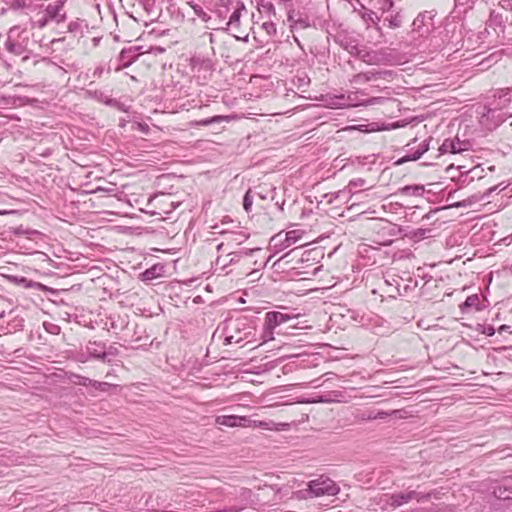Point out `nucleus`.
I'll return each mask as SVG.
<instances>
[{
	"mask_svg": "<svg viewBox=\"0 0 512 512\" xmlns=\"http://www.w3.org/2000/svg\"><path fill=\"white\" fill-rule=\"evenodd\" d=\"M398 413H400V410H393L391 412L374 411L375 420L376 419L384 420V419L388 418L389 416H396Z\"/></svg>",
	"mask_w": 512,
	"mask_h": 512,
	"instance_id": "nucleus-32",
	"label": "nucleus"
},
{
	"mask_svg": "<svg viewBox=\"0 0 512 512\" xmlns=\"http://www.w3.org/2000/svg\"><path fill=\"white\" fill-rule=\"evenodd\" d=\"M219 119H220L219 117H213V118H210V119H206V120L202 121V124L209 125V124H211L213 122H218Z\"/></svg>",
	"mask_w": 512,
	"mask_h": 512,
	"instance_id": "nucleus-50",
	"label": "nucleus"
},
{
	"mask_svg": "<svg viewBox=\"0 0 512 512\" xmlns=\"http://www.w3.org/2000/svg\"><path fill=\"white\" fill-rule=\"evenodd\" d=\"M39 170H41L42 172H44L43 169H38V170H33V173H39Z\"/></svg>",
	"mask_w": 512,
	"mask_h": 512,
	"instance_id": "nucleus-61",
	"label": "nucleus"
},
{
	"mask_svg": "<svg viewBox=\"0 0 512 512\" xmlns=\"http://www.w3.org/2000/svg\"><path fill=\"white\" fill-rule=\"evenodd\" d=\"M492 494L495 498H497L499 500L512 499V487H508V486H504V485L493 486Z\"/></svg>",
	"mask_w": 512,
	"mask_h": 512,
	"instance_id": "nucleus-18",
	"label": "nucleus"
},
{
	"mask_svg": "<svg viewBox=\"0 0 512 512\" xmlns=\"http://www.w3.org/2000/svg\"><path fill=\"white\" fill-rule=\"evenodd\" d=\"M496 189H497L496 186L491 187V188L487 189L483 195L475 194V195L471 196L470 198H468L467 200H465L463 203H458L456 206L461 207V206H466L467 204H472L474 202H478V201L482 200L484 197H488L489 195H491L494 191H496Z\"/></svg>",
	"mask_w": 512,
	"mask_h": 512,
	"instance_id": "nucleus-23",
	"label": "nucleus"
},
{
	"mask_svg": "<svg viewBox=\"0 0 512 512\" xmlns=\"http://www.w3.org/2000/svg\"><path fill=\"white\" fill-rule=\"evenodd\" d=\"M332 399L327 396H319L317 399L313 400V403H330Z\"/></svg>",
	"mask_w": 512,
	"mask_h": 512,
	"instance_id": "nucleus-46",
	"label": "nucleus"
},
{
	"mask_svg": "<svg viewBox=\"0 0 512 512\" xmlns=\"http://www.w3.org/2000/svg\"><path fill=\"white\" fill-rule=\"evenodd\" d=\"M64 2L62 0H57L53 3L47 5L45 9H42V6H34V10L37 9L35 23L38 27L43 28L49 21L55 20L56 22H60L64 19V14H61L63 9Z\"/></svg>",
	"mask_w": 512,
	"mask_h": 512,
	"instance_id": "nucleus-3",
	"label": "nucleus"
},
{
	"mask_svg": "<svg viewBox=\"0 0 512 512\" xmlns=\"http://www.w3.org/2000/svg\"><path fill=\"white\" fill-rule=\"evenodd\" d=\"M434 14L432 11L420 13L413 21V32L419 33V36H426L434 29Z\"/></svg>",
	"mask_w": 512,
	"mask_h": 512,
	"instance_id": "nucleus-8",
	"label": "nucleus"
},
{
	"mask_svg": "<svg viewBox=\"0 0 512 512\" xmlns=\"http://www.w3.org/2000/svg\"><path fill=\"white\" fill-rule=\"evenodd\" d=\"M388 100H389V98L385 97V96L370 97V98L364 100L361 103V105H364V106L383 105Z\"/></svg>",
	"mask_w": 512,
	"mask_h": 512,
	"instance_id": "nucleus-28",
	"label": "nucleus"
},
{
	"mask_svg": "<svg viewBox=\"0 0 512 512\" xmlns=\"http://www.w3.org/2000/svg\"><path fill=\"white\" fill-rule=\"evenodd\" d=\"M507 478H512V476H508Z\"/></svg>",
	"mask_w": 512,
	"mask_h": 512,
	"instance_id": "nucleus-63",
	"label": "nucleus"
},
{
	"mask_svg": "<svg viewBox=\"0 0 512 512\" xmlns=\"http://www.w3.org/2000/svg\"><path fill=\"white\" fill-rule=\"evenodd\" d=\"M393 7V2L391 0H383V4L380 7V10L382 11V15L386 12H388Z\"/></svg>",
	"mask_w": 512,
	"mask_h": 512,
	"instance_id": "nucleus-41",
	"label": "nucleus"
},
{
	"mask_svg": "<svg viewBox=\"0 0 512 512\" xmlns=\"http://www.w3.org/2000/svg\"><path fill=\"white\" fill-rule=\"evenodd\" d=\"M482 332L487 336H493L495 334V328L492 325H487Z\"/></svg>",
	"mask_w": 512,
	"mask_h": 512,
	"instance_id": "nucleus-45",
	"label": "nucleus"
},
{
	"mask_svg": "<svg viewBox=\"0 0 512 512\" xmlns=\"http://www.w3.org/2000/svg\"><path fill=\"white\" fill-rule=\"evenodd\" d=\"M501 20H502L501 15L495 14V12L491 13V16H490V22L491 23H496V22L501 23Z\"/></svg>",
	"mask_w": 512,
	"mask_h": 512,
	"instance_id": "nucleus-47",
	"label": "nucleus"
},
{
	"mask_svg": "<svg viewBox=\"0 0 512 512\" xmlns=\"http://www.w3.org/2000/svg\"><path fill=\"white\" fill-rule=\"evenodd\" d=\"M224 244L223 243H220L218 246H217V250H221L223 248Z\"/></svg>",
	"mask_w": 512,
	"mask_h": 512,
	"instance_id": "nucleus-58",
	"label": "nucleus"
},
{
	"mask_svg": "<svg viewBox=\"0 0 512 512\" xmlns=\"http://www.w3.org/2000/svg\"><path fill=\"white\" fill-rule=\"evenodd\" d=\"M119 353L118 351V348L111 345L109 347H106L105 346V356H106V363H110L111 362V359L110 357L111 356H117Z\"/></svg>",
	"mask_w": 512,
	"mask_h": 512,
	"instance_id": "nucleus-35",
	"label": "nucleus"
},
{
	"mask_svg": "<svg viewBox=\"0 0 512 512\" xmlns=\"http://www.w3.org/2000/svg\"><path fill=\"white\" fill-rule=\"evenodd\" d=\"M216 422L219 425L227 426V427H237V426H247L250 422V419L244 416H236V415H223L218 416Z\"/></svg>",
	"mask_w": 512,
	"mask_h": 512,
	"instance_id": "nucleus-13",
	"label": "nucleus"
},
{
	"mask_svg": "<svg viewBox=\"0 0 512 512\" xmlns=\"http://www.w3.org/2000/svg\"><path fill=\"white\" fill-rule=\"evenodd\" d=\"M287 20L291 24V28L299 26L304 29L310 25L307 17H302L299 13H295V11H290L288 13Z\"/></svg>",
	"mask_w": 512,
	"mask_h": 512,
	"instance_id": "nucleus-17",
	"label": "nucleus"
},
{
	"mask_svg": "<svg viewBox=\"0 0 512 512\" xmlns=\"http://www.w3.org/2000/svg\"><path fill=\"white\" fill-rule=\"evenodd\" d=\"M233 9L234 10H233L232 14L230 15L229 20L226 23V25L230 26L232 28H239V26H240L241 11L245 10L244 3L239 1V0H235V3L233 5Z\"/></svg>",
	"mask_w": 512,
	"mask_h": 512,
	"instance_id": "nucleus-15",
	"label": "nucleus"
},
{
	"mask_svg": "<svg viewBox=\"0 0 512 512\" xmlns=\"http://www.w3.org/2000/svg\"><path fill=\"white\" fill-rule=\"evenodd\" d=\"M456 4H459V5H467V4H470V3H473L474 0H455Z\"/></svg>",
	"mask_w": 512,
	"mask_h": 512,
	"instance_id": "nucleus-51",
	"label": "nucleus"
},
{
	"mask_svg": "<svg viewBox=\"0 0 512 512\" xmlns=\"http://www.w3.org/2000/svg\"><path fill=\"white\" fill-rule=\"evenodd\" d=\"M418 495L416 491L409 490L395 494H383L380 500L385 501L386 504L390 505L392 508H396L416 499Z\"/></svg>",
	"mask_w": 512,
	"mask_h": 512,
	"instance_id": "nucleus-9",
	"label": "nucleus"
},
{
	"mask_svg": "<svg viewBox=\"0 0 512 512\" xmlns=\"http://www.w3.org/2000/svg\"><path fill=\"white\" fill-rule=\"evenodd\" d=\"M33 234H34V241L36 240V237L37 236H41L42 234L40 232H38L37 230H34L33 231Z\"/></svg>",
	"mask_w": 512,
	"mask_h": 512,
	"instance_id": "nucleus-55",
	"label": "nucleus"
},
{
	"mask_svg": "<svg viewBox=\"0 0 512 512\" xmlns=\"http://www.w3.org/2000/svg\"><path fill=\"white\" fill-rule=\"evenodd\" d=\"M39 170H41L42 172H44L43 169H38V170H33V173H39Z\"/></svg>",
	"mask_w": 512,
	"mask_h": 512,
	"instance_id": "nucleus-60",
	"label": "nucleus"
},
{
	"mask_svg": "<svg viewBox=\"0 0 512 512\" xmlns=\"http://www.w3.org/2000/svg\"><path fill=\"white\" fill-rule=\"evenodd\" d=\"M36 102H38V100L34 98V100H33V103H34V116H36V111L38 109H40V107L36 106Z\"/></svg>",
	"mask_w": 512,
	"mask_h": 512,
	"instance_id": "nucleus-54",
	"label": "nucleus"
},
{
	"mask_svg": "<svg viewBox=\"0 0 512 512\" xmlns=\"http://www.w3.org/2000/svg\"><path fill=\"white\" fill-rule=\"evenodd\" d=\"M41 201H42V203H39L38 201L34 200V204H37L40 208L48 209L50 201L49 200H44V199H41Z\"/></svg>",
	"mask_w": 512,
	"mask_h": 512,
	"instance_id": "nucleus-48",
	"label": "nucleus"
},
{
	"mask_svg": "<svg viewBox=\"0 0 512 512\" xmlns=\"http://www.w3.org/2000/svg\"><path fill=\"white\" fill-rule=\"evenodd\" d=\"M310 79L304 75L303 77H297V86L298 88L308 85Z\"/></svg>",
	"mask_w": 512,
	"mask_h": 512,
	"instance_id": "nucleus-43",
	"label": "nucleus"
},
{
	"mask_svg": "<svg viewBox=\"0 0 512 512\" xmlns=\"http://www.w3.org/2000/svg\"><path fill=\"white\" fill-rule=\"evenodd\" d=\"M424 191V187L421 185H407L401 189L402 194L408 196H420Z\"/></svg>",
	"mask_w": 512,
	"mask_h": 512,
	"instance_id": "nucleus-25",
	"label": "nucleus"
},
{
	"mask_svg": "<svg viewBox=\"0 0 512 512\" xmlns=\"http://www.w3.org/2000/svg\"><path fill=\"white\" fill-rule=\"evenodd\" d=\"M440 209L431 210L427 214H425L422 218V220H430L433 214L437 213Z\"/></svg>",
	"mask_w": 512,
	"mask_h": 512,
	"instance_id": "nucleus-49",
	"label": "nucleus"
},
{
	"mask_svg": "<svg viewBox=\"0 0 512 512\" xmlns=\"http://www.w3.org/2000/svg\"><path fill=\"white\" fill-rule=\"evenodd\" d=\"M34 263H43L49 266L51 264V259L46 253L34 249Z\"/></svg>",
	"mask_w": 512,
	"mask_h": 512,
	"instance_id": "nucleus-29",
	"label": "nucleus"
},
{
	"mask_svg": "<svg viewBox=\"0 0 512 512\" xmlns=\"http://www.w3.org/2000/svg\"><path fill=\"white\" fill-rule=\"evenodd\" d=\"M423 154L416 149L413 153L406 155L397 161V164H402L408 161H416L421 158Z\"/></svg>",
	"mask_w": 512,
	"mask_h": 512,
	"instance_id": "nucleus-30",
	"label": "nucleus"
},
{
	"mask_svg": "<svg viewBox=\"0 0 512 512\" xmlns=\"http://www.w3.org/2000/svg\"><path fill=\"white\" fill-rule=\"evenodd\" d=\"M430 232L431 230L430 229H422V228H419V229H416L414 232H413V236L416 237V238H419V239H424L426 237H429L430 236Z\"/></svg>",
	"mask_w": 512,
	"mask_h": 512,
	"instance_id": "nucleus-38",
	"label": "nucleus"
},
{
	"mask_svg": "<svg viewBox=\"0 0 512 512\" xmlns=\"http://www.w3.org/2000/svg\"><path fill=\"white\" fill-rule=\"evenodd\" d=\"M430 140H431V138H430V139H428V140L423 141V142L418 146V148H417V149H418L422 154L426 153V152L429 150V141H430Z\"/></svg>",
	"mask_w": 512,
	"mask_h": 512,
	"instance_id": "nucleus-44",
	"label": "nucleus"
},
{
	"mask_svg": "<svg viewBox=\"0 0 512 512\" xmlns=\"http://www.w3.org/2000/svg\"><path fill=\"white\" fill-rule=\"evenodd\" d=\"M388 22L390 28H399L402 25V16L399 13L395 15L386 16L384 22Z\"/></svg>",
	"mask_w": 512,
	"mask_h": 512,
	"instance_id": "nucleus-27",
	"label": "nucleus"
},
{
	"mask_svg": "<svg viewBox=\"0 0 512 512\" xmlns=\"http://www.w3.org/2000/svg\"><path fill=\"white\" fill-rule=\"evenodd\" d=\"M120 56H121V59H124V51L121 52Z\"/></svg>",
	"mask_w": 512,
	"mask_h": 512,
	"instance_id": "nucleus-62",
	"label": "nucleus"
},
{
	"mask_svg": "<svg viewBox=\"0 0 512 512\" xmlns=\"http://www.w3.org/2000/svg\"><path fill=\"white\" fill-rule=\"evenodd\" d=\"M253 197L251 191L248 190L243 197V208L246 212H250L252 208Z\"/></svg>",
	"mask_w": 512,
	"mask_h": 512,
	"instance_id": "nucleus-31",
	"label": "nucleus"
},
{
	"mask_svg": "<svg viewBox=\"0 0 512 512\" xmlns=\"http://www.w3.org/2000/svg\"><path fill=\"white\" fill-rule=\"evenodd\" d=\"M479 296L477 294H472L466 298L463 304L460 305V309L462 312H466L471 308H475L476 310H481L479 307Z\"/></svg>",
	"mask_w": 512,
	"mask_h": 512,
	"instance_id": "nucleus-20",
	"label": "nucleus"
},
{
	"mask_svg": "<svg viewBox=\"0 0 512 512\" xmlns=\"http://www.w3.org/2000/svg\"><path fill=\"white\" fill-rule=\"evenodd\" d=\"M131 62H132L131 60H128L127 62H125V63L123 64V67H127V66H129V65L131 64Z\"/></svg>",
	"mask_w": 512,
	"mask_h": 512,
	"instance_id": "nucleus-57",
	"label": "nucleus"
},
{
	"mask_svg": "<svg viewBox=\"0 0 512 512\" xmlns=\"http://www.w3.org/2000/svg\"><path fill=\"white\" fill-rule=\"evenodd\" d=\"M339 45L346 50L350 55L360 58L364 47L359 46L358 41L348 36L339 35L337 38Z\"/></svg>",
	"mask_w": 512,
	"mask_h": 512,
	"instance_id": "nucleus-11",
	"label": "nucleus"
},
{
	"mask_svg": "<svg viewBox=\"0 0 512 512\" xmlns=\"http://www.w3.org/2000/svg\"><path fill=\"white\" fill-rule=\"evenodd\" d=\"M366 184V181L365 179L363 178H356V179H352L349 184H348V188L350 191H352L354 188H361L363 187L364 185Z\"/></svg>",
	"mask_w": 512,
	"mask_h": 512,
	"instance_id": "nucleus-36",
	"label": "nucleus"
},
{
	"mask_svg": "<svg viewBox=\"0 0 512 512\" xmlns=\"http://www.w3.org/2000/svg\"><path fill=\"white\" fill-rule=\"evenodd\" d=\"M34 166H36L38 169H40V168H42L43 165H40V164L34 162Z\"/></svg>",
	"mask_w": 512,
	"mask_h": 512,
	"instance_id": "nucleus-59",
	"label": "nucleus"
},
{
	"mask_svg": "<svg viewBox=\"0 0 512 512\" xmlns=\"http://www.w3.org/2000/svg\"><path fill=\"white\" fill-rule=\"evenodd\" d=\"M499 5L507 11L512 12V0H500Z\"/></svg>",
	"mask_w": 512,
	"mask_h": 512,
	"instance_id": "nucleus-42",
	"label": "nucleus"
},
{
	"mask_svg": "<svg viewBox=\"0 0 512 512\" xmlns=\"http://www.w3.org/2000/svg\"><path fill=\"white\" fill-rule=\"evenodd\" d=\"M241 257L242 252H230L225 256H219L216 259V266L224 271L229 265L239 262Z\"/></svg>",
	"mask_w": 512,
	"mask_h": 512,
	"instance_id": "nucleus-14",
	"label": "nucleus"
},
{
	"mask_svg": "<svg viewBox=\"0 0 512 512\" xmlns=\"http://www.w3.org/2000/svg\"><path fill=\"white\" fill-rule=\"evenodd\" d=\"M331 105L334 106L335 108H345V107L352 106L353 104H352L351 96L346 97L344 94H341V95L335 96L332 99Z\"/></svg>",
	"mask_w": 512,
	"mask_h": 512,
	"instance_id": "nucleus-21",
	"label": "nucleus"
},
{
	"mask_svg": "<svg viewBox=\"0 0 512 512\" xmlns=\"http://www.w3.org/2000/svg\"><path fill=\"white\" fill-rule=\"evenodd\" d=\"M380 18L381 16H379L377 14V12L373 11V10H368L366 11L364 14H363V20L366 22V23H372L376 26V29L377 30H380L379 26H378V21H380Z\"/></svg>",
	"mask_w": 512,
	"mask_h": 512,
	"instance_id": "nucleus-26",
	"label": "nucleus"
},
{
	"mask_svg": "<svg viewBox=\"0 0 512 512\" xmlns=\"http://www.w3.org/2000/svg\"><path fill=\"white\" fill-rule=\"evenodd\" d=\"M269 425H270V423H266V422H259V424H258L259 427H264V428H270Z\"/></svg>",
	"mask_w": 512,
	"mask_h": 512,
	"instance_id": "nucleus-53",
	"label": "nucleus"
},
{
	"mask_svg": "<svg viewBox=\"0 0 512 512\" xmlns=\"http://www.w3.org/2000/svg\"><path fill=\"white\" fill-rule=\"evenodd\" d=\"M82 384L85 386L90 385L93 388H95L96 390H100V391H104V392L108 391L111 387H113V385L110 383L100 382V381L92 380L89 378H83Z\"/></svg>",
	"mask_w": 512,
	"mask_h": 512,
	"instance_id": "nucleus-22",
	"label": "nucleus"
},
{
	"mask_svg": "<svg viewBox=\"0 0 512 512\" xmlns=\"http://www.w3.org/2000/svg\"><path fill=\"white\" fill-rule=\"evenodd\" d=\"M89 359H96L106 363L105 356V343L101 341H89L86 344L85 352H82L79 356L81 362H86Z\"/></svg>",
	"mask_w": 512,
	"mask_h": 512,
	"instance_id": "nucleus-7",
	"label": "nucleus"
},
{
	"mask_svg": "<svg viewBox=\"0 0 512 512\" xmlns=\"http://www.w3.org/2000/svg\"><path fill=\"white\" fill-rule=\"evenodd\" d=\"M509 328H510V327H509V326H507V325H501V326L499 327L498 331H499V333H503V332H505V331H508V330H509Z\"/></svg>",
	"mask_w": 512,
	"mask_h": 512,
	"instance_id": "nucleus-52",
	"label": "nucleus"
},
{
	"mask_svg": "<svg viewBox=\"0 0 512 512\" xmlns=\"http://www.w3.org/2000/svg\"><path fill=\"white\" fill-rule=\"evenodd\" d=\"M392 76H393V71H391V70H381V71L371 70V71L360 72V73L355 74L352 77V79L350 80V82L352 84L359 85V84H364V83H367V82H370L373 80L388 79Z\"/></svg>",
	"mask_w": 512,
	"mask_h": 512,
	"instance_id": "nucleus-10",
	"label": "nucleus"
},
{
	"mask_svg": "<svg viewBox=\"0 0 512 512\" xmlns=\"http://www.w3.org/2000/svg\"><path fill=\"white\" fill-rule=\"evenodd\" d=\"M257 195L261 198V199H266V195H264V193H261V192H258Z\"/></svg>",
	"mask_w": 512,
	"mask_h": 512,
	"instance_id": "nucleus-56",
	"label": "nucleus"
},
{
	"mask_svg": "<svg viewBox=\"0 0 512 512\" xmlns=\"http://www.w3.org/2000/svg\"><path fill=\"white\" fill-rule=\"evenodd\" d=\"M294 318H296V316L290 315L287 313H282L279 311L267 312L265 315V323H264L263 332L261 335L262 342L266 343L270 340H273L274 339V336H273L274 330L278 326H280Z\"/></svg>",
	"mask_w": 512,
	"mask_h": 512,
	"instance_id": "nucleus-4",
	"label": "nucleus"
},
{
	"mask_svg": "<svg viewBox=\"0 0 512 512\" xmlns=\"http://www.w3.org/2000/svg\"><path fill=\"white\" fill-rule=\"evenodd\" d=\"M359 60L368 65H394L398 62L397 54L389 48L368 50L364 47Z\"/></svg>",
	"mask_w": 512,
	"mask_h": 512,
	"instance_id": "nucleus-2",
	"label": "nucleus"
},
{
	"mask_svg": "<svg viewBox=\"0 0 512 512\" xmlns=\"http://www.w3.org/2000/svg\"><path fill=\"white\" fill-rule=\"evenodd\" d=\"M258 11L267 16L275 15V7L270 1L261 0L258 2Z\"/></svg>",
	"mask_w": 512,
	"mask_h": 512,
	"instance_id": "nucleus-24",
	"label": "nucleus"
},
{
	"mask_svg": "<svg viewBox=\"0 0 512 512\" xmlns=\"http://www.w3.org/2000/svg\"><path fill=\"white\" fill-rule=\"evenodd\" d=\"M262 28L266 31V33L270 36L276 34V25L272 21H266L262 24Z\"/></svg>",
	"mask_w": 512,
	"mask_h": 512,
	"instance_id": "nucleus-34",
	"label": "nucleus"
},
{
	"mask_svg": "<svg viewBox=\"0 0 512 512\" xmlns=\"http://www.w3.org/2000/svg\"><path fill=\"white\" fill-rule=\"evenodd\" d=\"M235 0H219L216 4V13L219 18L225 20L230 11V7L234 5Z\"/></svg>",
	"mask_w": 512,
	"mask_h": 512,
	"instance_id": "nucleus-19",
	"label": "nucleus"
},
{
	"mask_svg": "<svg viewBox=\"0 0 512 512\" xmlns=\"http://www.w3.org/2000/svg\"><path fill=\"white\" fill-rule=\"evenodd\" d=\"M164 273V266L162 264H155L152 267L146 269L144 272L140 274V278L142 281H152L156 278H159Z\"/></svg>",
	"mask_w": 512,
	"mask_h": 512,
	"instance_id": "nucleus-16",
	"label": "nucleus"
},
{
	"mask_svg": "<svg viewBox=\"0 0 512 512\" xmlns=\"http://www.w3.org/2000/svg\"><path fill=\"white\" fill-rule=\"evenodd\" d=\"M195 14L204 22H208L210 20V15H208L200 6L193 7Z\"/></svg>",
	"mask_w": 512,
	"mask_h": 512,
	"instance_id": "nucleus-37",
	"label": "nucleus"
},
{
	"mask_svg": "<svg viewBox=\"0 0 512 512\" xmlns=\"http://www.w3.org/2000/svg\"><path fill=\"white\" fill-rule=\"evenodd\" d=\"M303 232L291 230L286 233L279 232L270 239V245L275 253H279L290 246L296 244L302 237Z\"/></svg>",
	"mask_w": 512,
	"mask_h": 512,
	"instance_id": "nucleus-5",
	"label": "nucleus"
},
{
	"mask_svg": "<svg viewBox=\"0 0 512 512\" xmlns=\"http://www.w3.org/2000/svg\"><path fill=\"white\" fill-rule=\"evenodd\" d=\"M255 329L256 318L254 316L241 315L236 319L225 321L223 328L224 344L240 343L252 337Z\"/></svg>",
	"mask_w": 512,
	"mask_h": 512,
	"instance_id": "nucleus-1",
	"label": "nucleus"
},
{
	"mask_svg": "<svg viewBox=\"0 0 512 512\" xmlns=\"http://www.w3.org/2000/svg\"><path fill=\"white\" fill-rule=\"evenodd\" d=\"M45 330L53 335H57L60 332V327L52 322H43Z\"/></svg>",
	"mask_w": 512,
	"mask_h": 512,
	"instance_id": "nucleus-33",
	"label": "nucleus"
},
{
	"mask_svg": "<svg viewBox=\"0 0 512 512\" xmlns=\"http://www.w3.org/2000/svg\"><path fill=\"white\" fill-rule=\"evenodd\" d=\"M309 493L315 497L334 496L339 492V487L330 478L320 477L308 483Z\"/></svg>",
	"mask_w": 512,
	"mask_h": 512,
	"instance_id": "nucleus-6",
	"label": "nucleus"
},
{
	"mask_svg": "<svg viewBox=\"0 0 512 512\" xmlns=\"http://www.w3.org/2000/svg\"><path fill=\"white\" fill-rule=\"evenodd\" d=\"M33 287H34V291L39 290V291H43V292H49L51 294H56V291L54 289L49 288L41 283L34 282Z\"/></svg>",
	"mask_w": 512,
	"mask_h": 512,
	"instance_id": "nucleus-39",
	"label": "nucleus"
},
{
	"mask_svg": "<svg viewBox=\"0 0 512 512\" xmlns=\"http://www.w3.org/2000/svg\"><path fill=\"white\" fill-rule=\"evenodd\" d=\"M359 419L362 421L375 420L374 410H368L361 413Z\"/></svg>",
	"mask_w": 512,
	"mask_h": 512,
	"instance_id": "nucleus-40",
	"label": "nucleus"
},
{
	"mask_svg": "<svg viewBox=\"0 0 512 512\" xmlns=\"http://www.w3.org/2000/svg\"><path fill=\"white\" fill-rule=\"evenodd\" d=\"M468 149V143L459 138L446 139L439 148L441 154L460 153Z\"/></svg>",
	"mask_w": 512,
	"mask_h": 512,
	"instance_id": "nucleus-12",
	"label": "nucleus"
}]
</instances>
